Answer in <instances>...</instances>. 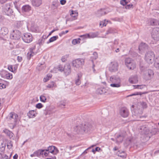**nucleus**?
Masks as SVG:
<instances>
[{
  "instance_id": "obj_1",
  "label": "nucleus",
  "mask_w": 159,
  "mask_h": 159,
  "mask_svg": "<svg viewBox=\"0 0 159 159\" xmlns=\"http://www.w3.org/2000/svg\"><path fill=\"white\" fill-rule=\"evenodd\" d=\"M155 56L154 52L149 51L145 55V59L148 63L152 64L154 62Z\"/></svg>"
},
{
  "instance_id": "obj_2",
  "label": "nucleus",
  "mask_w": 159,
  "mask_h": 159,
  "mask_svg": "<svg viewBox=\"0 0 159 159\" xmlns=\"http://www.w3.org/2000/svg\"><path fill=\"white\" fill-rule=\"evenodd\" d=\"M77 128L80 131L86 133H88L93 129L92 125L89 123H87L84 125H82L81 126H77Z\"/></svg>"
},
{
  "instance_id": "obj_3",
  "label": "nucleus",
  "mask_w": 159,
  "mask_h": 159,
  "mask_svg": "<svg viewBox=\"0 0 159 159\" xmlns=\"http://www.w3.org/2000/svg\"><path fill=\"white\" fill-rule=\"evenodd\" d=\"M7 118L11 120L12 119L14 120L15 125L19 124L20 121V118L18 117V115L14 112H11L9 113L7 117Z\"/></svg>"
},
{
  "instance_id": "obj_4",
  "label": "nucleus",
  "mask_w": 159,
  "mask_h": 159,
  "mask_svg": "<svg viewBox=\"0 0 159 159\" xmlns=\"http://www.w3.org/2000/svg\"><path fill=\"white\" fill-rule=\"evenodd\" d=\"M84 59L78 58L73 60L72 62V64L73 67L78 68L84 65Z\"/></svg>"
},
{
  "instance_id": "obj_5",
  "label": "nucleus",
  "mask_w": 159,
  "mask_h": 159,
  "mask_svg": "<svg viewBox=\"0 0 159 159\" xmlns=\"http://www.w3.org/2000/svg\"><path fill=\"white\" fill-rule=\"evenodd\" d=\"M118 65L116 62H111L109 65V70L111 72H116L118 70Z\"/></svg>"
},
{
  "instance_id": "obj_6",
  "label": "nucleus",
  "mask_w": 159,
  "mask_h": 159,
  "mask_svg": "<svg viewBox=\"0 0 159 159\" xmlns=\"http://www.w3.org/2000/svg\"><path fill=\"white\" fill-rule=\"evenodd\" d=\"M32 34L28 33H25L24 36L22 37L23 41L25 43H27L31 42L32 41Z\"/></svg>"
},
{
  "instance_id": "obj_7",
  "label": "nucleus",
  "mask_w": 159,
  "mask_h": 159,
  "mask_svg": "<svg viewBox=\"0 0 159 159\" xmlns=\"http://www.w3.org/2000/svg\"><path fill=\"white\" fill-rule=\"evenodd\" d=\"M21 33L18 30H13L10 35V37L11 39H19L21 37Z\"/></svg>"
},
{
  "instance_id": "obj_8",
  "label": "nucleus",
  "mask_w": 159,
  "mask_h": 159,
  "mask_svg": "<svg viewBox=\"0 0 159 159\" xmlns=\"http://www.w3.org/2000/svg\"><path fill=\"white\" fill-rule=\"evenodd\" d=\"M152 36L154 40H159V28H156L153 29Z\"/></svg>"
},
{
  "instance_id": "obj_9",
  "label": "nucleus",
  "mask_w": 159,
  "mask_h": 159,
  "mask_svg": "<svg viewBox=\"0 0 159 159\" xmlns=\"http://www.w3.org/2000/svg\"><path fill=\"white\" fill-rule=\"evenodd\" d=\"M154 75L153 71L150 69H148L146 71L144 76V78L146 80H150Z\"/></svg>"
},
{
  "instance_id": "obj_10",
  "label": "nucleus",
  "mask_w": 159,
  "mask_h": 159,
  "mask_svg": "<svg viewBox=\"0 0 159 159\" xmlns=\"http://www.w3.org/2000/svg\"><path fill=\"white\" fill-rule=\"evenodd\" d=\"M98 33H91L89 34H86L80 36V37H83L84 39L87 38H93L98 37Z\"/></svg>"
},
{
  "instance_id": "obj_11",
  "label": "nucleus",
  "mask_w": 159,
  "mask_h": 159,
  "mask_svg": "<svg viewBox=\"0 0 159 159\" xmlns=\"http://www.w3.org/2000/svg\"><path fill=\"white\" fill-rule=\"evenodd\" d=\"M120 114L122 117H126L129 114L128 110L125 107H121L120 110Z\"/></svg>"
},
{
  "instance_id": "obj_12",
  "label": "nucleus",
  "mask_w": 159,
  "mask_h": 159,
  "mask_svg": "<svg viewBox=\"0 0 159 159\" xmlns=\"http://www.w3.org/2000/svg\"><path fill=\"white\" fill-rule=\"evenodd\" d=\"M63 71L66 76L68 75L71 73V66L69 64H66L64 66Z\"/></svg>"
},
{
  "instance_id": "obj_13",
  "label": "nucleus",
  "mask_w": 159,
  "mask_h": 159,
  "mask_svg": "<svg viewBox=\"0 0 159 159\" xmlns=\"http://www.w3.org/2000/svg\"><path fill=\"white\" fill-rule=\"evenodd\" d=\"M44 152V150L43 149H39L35 151L34 153L30 155L31 157H40L41 155H43V152Z\"/></svg>"
},
{
  "instance_id": "obj_14",
  "label": "nucleus",
  "mask_w": 159,
  "mask_h": 159,
  "mask_svg": "<svg viewBox=\"0 0 159 159\" xmlns=\"http://www.w3.org/2000/svg\"><path fill=\"white\" fill-rule=\"evenodd\" d=\"M110 81L112 83L120 82V80L119 77L115 75L111 76L110 78Z\"/></svg>"
},
{
  "instance_id": "obj_15",
  "label": "nucleus",
  "mask_w": 159,
  "mask_h": 159,
  "mask_svg": "<svg viewBox=\"0 0 159 159\" xmlns=\"http://www.w3.org/2000/svg\"><path fill=\"white\" fill-rule=\"evenodd\" d=\"M149 48L148 45L143 42L141 43L139 46V50H146Z\"/></svg>"
},
{
  "instance_id": "obj_16",
  "label": "nucleus",
  "mask_w": 159,
  "mask_h": 159,
  "mask_svg": "<svg viewBox=\"0 0 159 159\" xmlns=\"http://www.w3.org/2000/svg\"><path fill=\"white\" fill-rule=\"evenodd\" d=\"M148 24L152 25H159V21L154 19H150L148 20Z\"/></svg>"
},
{
  "instance_id": "obj_17",
  "label": "nucleus",
  "mask_w": 159,
  "mask_h": 159,
  "mask_svg": "<svg viewBox=\"0 0 159 159\" xmlns=\"http://www.w3.org/2000/svg\"><path fill=\"white\" fill-rule=\"evenodd\" d=\"M23 12L28 13L31 10V6L28 5H26L23 6L21 8Z\"/></svg>"
},
{
  "instance_id": "obj_18",
  "label": "nucleus",
  "mask_w": 159,
  "mask_h": 159,
  "mask_svg": "<svg viewBox=\"0 0 159 159\" xmlns=\"http://www.w3.org/2000/svg\"><path fill=\"white\" fill-rule=\"evenodd\" d=\"M125 137V135L122 134H119L117 136L116 138V143H122Z\"/></svg>"
},
{
  "instance_id": "obj_19",
  "label": "nucleus",
  "mask_w": 159,
  "mask_h": 159,
  "mask_svg": "<svg viewBox=\"0 0 159 159\" xmlns=\"http://www.w3.org/2000/svg\"><path fill=\"white\" fill-rule=\"evenodd\" d=\"M140 129L142 130V132L145 135H147L149 134L150 130L148 127L145 125H143L141 127Z\"/></svg>"
},
{
  "instance_id": "obj_20",
  "label": "nucleus",
  "mask_w": 159,
  "mask_h": 159,
  "mask_svg": "<svg viewBox=\"0 0 159 159\" xmlns=\"http://www.w3.org/2000/svg\"><path fill=\"white\" fill-rule=\"evenodd\" d=\"M3 74L5 75L2 76V77L6 78L7 79H11L12 78V75L10 73H8L7 71H3L2 73H0V74L2 75V74Z\"/></svg>"
},
{
  "instance_id": "obj_21",
  "label": "nucleus",
  "mask_w": 159,
  "mask_h": 159,
  "mask_svg": "<svg viewBox=\"0 0 159 159\" xmlns=\"http://www.w3.org/2000/svg\"><path fill=\"white\" fill-rule=\"evenodd\" d=\"M107 90L104 88H98L97 91V93L98 94H105L107 93Z\"/></svg>"
},
{
  "instance_id": "obj_22",
  "label": "nucleus",
  "mask_w": 159,
  "mask_h": 159,
  "mask_svg": "<svg viewBox=\"0 0 159 159\" xmlns=\"http://www.w3.org/2000/svg\"><path fill=\"white\" fill-rule=\"evenodd\" d=\"M31 2L33 6L38 7L41 5L42 1L41 0H32Z\"/></svg>"
},
{
  "instance_id": "obj_23",
  "label": "nucleus",
  "mask_w": 159,
  "mask_h": 159,
  "mask_svg": "<svg viewBox=\"0 0 159 159\" xmlns=\"http://www.w3.org/2000/svg\"><path fill=\"white\" fill-rule=\"evenodd\" d=\"M3 131L7 134L10 138H12L13 140L14 139V138L13 137L14 134L11 132L6 129L3 130Z\"/></svg>"
},
{
  "instance_id": "obj_24",
  "label": "nucleus",
  "mask_w": 159,
  "mask_h": 159,
  "mask_svg": "<svg viewBox=\"0 0 159 159\" xmlns=\"http://www.w3.org/2000/svg\"><path fill=\"white\" fill-rule=\"evenodd\" d=\"M8 30L7 28L5 27H3L1 28L0 31V34L4 36L8 34Z\"/></svg>"
},
{
  "instance_id": "obj_25",
  "label": "nucleus",
  "mask_w": 159,
  "mask_h": 159,
  "mask_svg": "<svg viewBox=\"0 0 159 159\" xmlns=\"http://www.w3.org/2000/svg\"><path fill=\"white\" fill-rule=\"evenodd\" d=\"M23 24V21H16L14 23V26L17 28H19L21 27Z\"/></svg>"
},
{
  "instance_id": "obj_26",
  "label": "nucleus",
  "mask_w": 159,
  "mask_h": 159,
  "mask_svg": "<svg viewBox=\"0 0 159 159\" xmlns=\"http://www.w3.org/2000/svg\"><path fill=\"white\" fill-rule=\"evenodd\" d=\"M37 113L34 110L30 111L27 113V115L30 118H34L36 116Z\"/></svg>"
},
{
  "instance_id": "obj_27",
  "label": "nucleus",
  "mask_w": 159,
  "mask_h": 159,
  "mask_svg": "<svg viewBox=\"0 0 159 159\" xmlns=\"http://www.w3.org/2000/svg\"><path fill=\"white\" fill-rule=\"evenodd\" d=\"M55 146H49L48 147L47 149H43L45 151L49 152L50 153L53 154L54 153V149H55Z\"/></svg>"
},
{
  "instance_id": "obj_28",
  "label": "nucleus",
  "mask_w": 159,
  "mask_h": 159,
  "mask_svg": "<svg viewBox=\"0 0 159 159\" xmlns=\"http://www.w3.org/2000/svg\"><path fill=\"white\" fill-rule=\"evenodd\" d=\"M118 156L121 157L123 158H125L126 157V154L125 152L122 150H119L117 152Z\"/></svg>"
},
{
  "instance_id": "obj_29",
  "label": "nucleus",
  "mask_w": 159,
  "mask_h": 159,
  "mask_svg": "<svg viewBox=\"0 0 159 159\" xmlns=\"http://www.w3.org/2000/svg\"><path fill=\"white\" fill-rule=\"evenodd\" d=\"M52 109L49 107H46V109L44 110V114L45 115H50L52 113Z\"/></svg>"
},
{
  "instance_id": "obj_30",
  "label": "nucleus",
  "mask_w": 159,
  "mask_h": 159,
  "mask_svg": "<svg viewBox=\"0 0 159 159\" xmlns=\"http://www.w3.org/2000/svg\"><path fill=\"white\" fill-rule=\"evenodd\" d=\"M133 62L130 58H127L125 59V64L127 67H129V65L131 64V63Z\"/></svg>"
},
{
  "instance_id": "obj_31",
  "label": "nucleus",
  "mask_w": 159,
  "mask_h": 159,
  "mask_svg": "<svg viewBox=\"0 0 159 159\" xmlns=\"http://www.w3.org/2000/svg\"><path fill=\"white\" fill-rule=\"evenodd\" d=\"M154 65L155 67L159 69V56L154 60Z\"/></svg>"
},
{
  "instance_id": "obj_32",
  "label": "nucleus",
  "mask_w": 159,
  "mask_h": 159,
  "mask_svg": "<svg viewBox=\"0 0 159 159\" xmlns=\"http://www.w3.org/2000/svg\"><path fill=\"white\" fill-rule=\"evenodd\" d=\"M106 13L105 10L104 9H101L98 11V16H100L104 15Z\"/></svg>"
},
{
  "instance_id": "obj_33",
  "label": "nucleus",
  "mask_w": 159,
  "mask_h": 159,
  "mask_svg": "<svg viewBox=\"0 0 159 159\" xmlns=\"http://www.w3.org/2000/svg\"><path fill=\"white\" fill-rule=\"evenodd\" d=\"M34 55V53L33 52V50H30V52H29L27 54V59L29 60L31 57H33Z\"/></svg>"
},
{
  "instance_id": "obj_34",
  "label": "nucleus",
  "mask_w": 159,
  "mask_h": 159,
  "mask_svg": "<svg viewBox=\"0 0 159 159\" xmlns=\"http://www.w3.org/2000/svg\"><path fill=\"white\" fill-rule=\"evenodd\" d=\"M82 75L81 74H78V79L75 80V84L77 85H79L80 84V78H81Z\"/></svg>"
},
{
  "instance_id": "obj_35",
  "label": "nucleus",
  "mask_w": 159,
  "mask_h": 159,
  "mask_svg": "<svg viewBox=\"0 0 159 159\" xmlns=\"http://www.w3.org/2000/svg\"><path fill=\"white\" fill-rule=\"evenodd\" d=\"M58 38V37L57 35L53 36L50 38L48 42H47V43H49L52 42L56 40Z\"/></svg>"
},
{
  "instance_id": "obj_36",
  "label": "nucleus",
  "mask_w": 159,
  "mask_h": 159,
  "mask_svg": "<svg viewBox=\"0 0 159 159\" xmlns=\"http://www.w3.org/2000/svg\"><path fill=\"white\" fill-rule=\"evenodd\" d=\"M129 67H127L129 69L131 70H133L136 67V64L133 61L131 64L129 65Z\"/></svg>"
},
{
  "instance_id": "obj_37",
  "label": "nucleus",
  "mask_w": 159,
  "mask_h": 159,
  "mask_svg": "<svg viewBox=\"0 0 159 159\" xmlns=\"http://www.w3.org/2000/svg\"><path fill=\"white\" fill-rule=\"evenodd\" d=\"M5 11H7L10 13H11V10L10 9V5L9 4H7L6 5V7L5 8L4 10Z\"/></svg>"
},
{
  "instance_id": "obj_38",
  "label": "nucleus",
  "mask_w": 159,
  "mask_h": 159,
  "mask_svg": "<svg viewBox=\"0 0 159 159\" xmlns=\"http://www.w3.org/2000/svg\"><path fill=\"white\" fill-rule=\"evenodd\" d=\"M107 22L108 21L106 20H105L103 21H101L99 24L100 26L102 28L104 26H106L107 24Z\"/></svg>"
},
{
  "instance_id": "obj_39",
  "label": "nucleus",
  "mask_w": 159,
  "mask_h": 159,
  "mask_svg": "<svg viewBox=\"0 0 159 159\" xmlns=\"http://www.w3.org/2000/svg\"><path fill=\"white\" fill-rule=\"evenodd\" d=\"M81 39L80 38L74 39L72 40V43L74 45H75L80 43Z\"/></svg>"
},
{
  "instance_id": "obj_40",
  "label": "nucleus",
  "mask_w": 159,
  "mask_h": 159,
  "mask_svg": "<svg viewBox=\"0 0 159 159\" xmlns=\"http://www.w3.org/2000/svg\"><path fill=\"white\" fill-rule=\"evenodd\" d=\"M110 86L113 87H119L120 86V83H112L110 84Z\"/></svg>"
},
{
  "instance_id": "obj_41",
  "label": "nucleus",
  "mask_w": 159,
  "mask_h": 159,
  "mask_svg": "<svg viewBox=\"0 0 159 159\" xmlns=\"http://www.w3.org/2000/svg\"><path fill=\"white\" fill-rule=\"evenodd\" d=\"M136 76L131 77L129 79V80L130 83L133 84L135 83V81L136 80Z\"/></svg>"
},
{
  "instance_id": "obj_42",
  "label": "nucleus",
  "mask_w": 159,
  "mask_h": 159,
  "mask_svg": "<svg viewBox=\"0 0 159 159\" xmlns=\"http://www.w3.org/2000/svg\"><path fill=\"white\" fill-rule=\"evenodd\" d=\"M150 134L152 135H155L157 133V128H154L152 129L151 132Z\"/></svg>"
},
{
  "instance_id": "obj_43",
  "label": "nucleus",
  "mask_w": 159,
  "mask_h": 159,
  "mask_svg": "<svg viewBox=\"0 0 159 159\" xmlns=\"http://www.w3.org/2000/svg\"><path fill=\"white\" fill-rule=\"evenodd\" d=\"M70 15L73 17L76 18L78 16V13L76 11H72Z\"/></svg>"
},
{
  "instance_id": "obj_44",
  "label": "nucleus",
  "mask_w": 159,
  "mask_h": 159,
  "mask_svg": "<svg viewBox=\"0 0 159 159\" xmlns=\"http://www.w3.org/2000/svg\"><path fill=\"white\" fill-rule=\"evenodd\" d=\"M114 29L110 28L106 32V35H107L109 34L113 33H115Z\"/></svg>"
},
{
  "instance_id": "obj_45",
  "label": "nucleus",
  "mask_w": 159,
  "mask_h": 159,
  "mask_svg": "<svg viewBox=\"0 0 159 159\" xmlns=\"http://www.w3.org/2000/svg\"><path fill=\"white\" fill-rule=\"evenodd\" d=\"M64 66H63L62 65L59 64L57 68L58 70L61 72L63 71L64 70Z\"/></svg>"
},
{
  "instance_id": "obj_46",
  "label": "nucleus",
  "mask_w": 159,
  "mask_h": 159,
  "mask_svg": "<svg viewBox=\"0 0 159 159\" xmlns=\"http://www.w3.org/2000/svg\"><path fill=\"white\" fill-rule=\"evenodd\" d=\"M58 106L61 108H64L65 106V103L63 102H61L57 104Z\"/></svg>"
},
{
  "instance_id": "obj_47",
  "label": "nucleus",
  "mask_w": 159,
  "mask_h": 159,
  "mask_svg": "<svg viewBox=\"0 0 159 159\" xmlns=\"http://www.w3.org/2000/svg\"><path fill=\"white\" fill-rule=\"evenodd\" d=\"M40 100L41 101L44 102H46L47 98L44 96L42 95L40 97Z\"/></svg>"
},
{
  "instance_id": "obj_48",
  "label": "nucleus",
  "mask_w": 159,
  "mask_h": 159,
  "mask_svg": "<svg viewBox=\"0 0 159 159\" xmlns=\"http://www.w3.org/2000/svg\"><path fill=\"white\" fill-rule=\"evenodd\" d=\"M145 93H141V92H137L136 93H133V94H131L129 95L128 96V97H129V96H134V95H142V94H144Z\"/></svg>"
},
{
  "instance_id": "obj_49",
  "label": "nucleus",
  "mask_w": 159,
  "mask_h": 159,
  "mask_svg": "<svg viewBox=\"0 0 159 159\" xmlns=\"http://www.w3.org/2000/svg\"><path fill=\"white\" fill-rule=\"evenodd\" d=\"M19 53V52L18 50H13L11 52V54L15 56L17 55Z\"/></svg>"
},
{
  "instance_id": "obj_50",
  "label": "nucleus",
  "mask_w": 159,
  "mask_h": 159,
  "mask_svg": "<svg viewBox=\"0 0 159 159\" xmlns=\"http://www.w3.org/2000/svg\"><path fill=\"white\" fill-rule=\"evenodd\" d=\"M13 146L12 142L11 141H10L9 142L7 143V147L9 149L12 148Z\"/></svg>"
},
{
  "instance_id": "obj_51",
  "label": "nucleus",
  "mask_w": 159,
  "mask_h": 159,
  "mask_svg": "<svg viewBox=\"0 0 159 159\" xmlns=\"http://www.w3.org/2000/svg\"><path fill=\"white\" fill-rule=\"evenodd\" d=\"M58 4V2L57 1H55L52 2V5L55 8H57Z\"/></svg>"
},
{
  "instance_id": "obj_52",
  "label": "nucleus",
  "mask_w": 159,
  "mask_h": 159,
  "mask_svg": "<svg viewBox=\"0 0 159 159\" xmlns=\"http://www.w3.org/2000/svg\"><path fill=\"white\" fill-rule=\"evenodd\" d=\"M134 88L135 89H142L145 86V85H134Z\"/></svg>"
},
{
  "instance_id": "obj_53",
  "label": "nucleus",
  "mask_w": 159,
  "mask_h": 159,
  "mask_svg": "<svg viewBox=\"0 0 159 159\" xmlns=\"http://www.w3.org/2000/svg\"><path fill=\"white\" fill-rule=\"evenodd\" d=\"M68 57V55H66V56H63L61 58V60L62 62H65L66 61V58Z\"/></svg>"
},
{
  "instance_id": "obj_54",
  "label": "nucleus",
  "mask_w": 159,
  "mask_h": 159,
  "mask_svg": "<svg viewBox=\"0 0 159 159\" xmlns=\"http://www.w3.org/2000/svg\"><path fill=\"white\" fill-rule=\"evenodd\" d=\"M43 65V64H40V63L38 65V67H37V68H38V69L40 71V70H41L42 69H44L45 68V67L43 66L42 67V68L41 67L42 65Z\"/></svg>"
},
{
  "instance_id": "obj_55",
  "label": "nucleus",
  "mask_w": 159,
  "mask_h": 159,
  "mask_svg": "<svg viewBox=\"0 0 159 159\" xmlns=\"http://www.w3.org/2000/svg\"><path fill=\"white\" fill-rule=\"evenodd\" d=\"M35 107L37 108L40 109L43 107V105L41 103H38L36 105Z\"/></svg>"
},
{
  "instance_id": "obj_56",
  "label": "nucleus",
  "mask_w": 159,
  "mask_h": 159,
  "mask_svg": "<svg viewBox=\"0 0 159 159\" xmlns=\"http://www.w3.org/2000/svg\"><path fill=\"white\" fill-rule=\"evenodd\" d=\"M69 32V31L66 30L65 31H62L59 34V36L61 37L63 35Z\"/></svg>"
},
{
  "instance_id": "obj_57",
  "label": "nucleus",
  "mask_w": 159,
  "mask_h": 159,
  "mask_svg": "<svg viewBox=\"0 0 159 159\" xmlns=\"http://www.w3.org/2000/svg\"><path fill=\"white\" fill-rule=\"evenodd\" d=\"M93 59H96L98 57V54L97 52H94L93 53V56L92 57Z\"/></svg>"
},
{
  "instance_id": "obj_58",
  "label": "nucleus",
  "mask_w": 159,
  "mask_h": 159,
  "mask_svg": "<svg viewBox=\"0 0 159 159\" xmlns=\"http://www.w3.org/2000/svg\"><path fill=\"white\" fill-rule=\"evenodd\" d=\"M120 3L123 6H125L127 4V2H126V0H121L120 2Z\"/></svg>"
},
{
  "instance_id": "obj_59",
  "label": "nucleus",
  "mask_w": 159,
  "mask_h": 159,
  "mask_svg": "<svg viewBox=\"0 0 159 159\" xmlns=\"http://www.w3.org/2000/svg\"><path fill=\"white\" fill-rule=\"evenodd\" d=\"M2 159H8V156L6 154H2V153H0Z\"/></svg>"
},
{
  "instance_id": "obj_60",
  "label": "nucleus",
  "mask_w": 159,
  "mask_h": 159,
  "mask_svg": "<svg viewBox=\"0 0 159 159\" xmlns=\"http://www.w3.org/2000/svg\"><path fill=\"white\" fill-rule=\"evenodd\" d=\"M141 105L143 108H146L147 107V105L146 103L145 102H142Z\"/></svg>"
},
{
  "instance_id": "obj_61",
  "label": "nucleus",
  "mask_w": 159,
  "mask_h": 159,
  "mask_svg": "<svg viewBox=\"0 0 159 159\" xmlns=\"http://www.w3.org/2000/svg\"><path fill=\"white\" fill-rule=\"evenodd\" d=\"M54 149V153H53L54 155H57L59 152V151L57 148L55 147V148Z\"/></svg>"
},
{
  "instance_id": "obj_62",
  "label": "nucleus",
  "mask_w": 159,
  "mask_h": 159,
  "mask_svg": "<svg viewBox=\"0 0 159 159\" xmlns=\"http://www.w3.org/2000/svg\"><path fill=\"white\" fill-rule=\"evenodd\" d=\"M114 20L115 21H118L119 22H121L123 21V19L122 18H115L114 19Z\"/></svg>"
},
{
  "instance_id": "obj_63",
  "label": "nucleus",
  "mask_w": 159,
  "mask_h": 159,
  "mask_svg": "<svg viewBox=\"0 0 159 159\" xmlns=\"http://www.w3.org/2000/svg\"><path fill=\"white\" fill-rule=\"evenodd\" d=\"M125 8L127 9H130L131 8H133V5L132 4L128 5L125 7Z\"/></svg>"
},
{
  "instance_id": "obj_64",
  "label": "nucleus",
  "mask_w": 159,
  "mask_h": 159,
  "mask_svg": "<svg viewBox=\"0 0 159 159\" xmlns=\"http://www.w3.org/2000/svg\"><path fill=\"white\" fill-rule=\"evenodd\" d=\"M6 87V85H5L4 84L2 83H0V89L5 88Z\"/></svg>"
}]
</instances>
